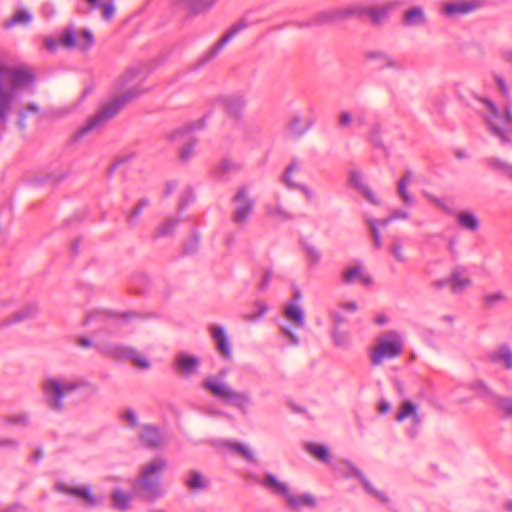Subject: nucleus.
Instances as JSON below:
<instances>
[{
    "label": "nucleus",
    "mask_w": 512,
    "mask_h": 512,
    "mask_svg": "<svg viewBox=\"0 0 512 512\" xmlns=\"http://www.w3.org/2000/svg\"><path fill=\"white\" fill-rule=\"evenodd\" d=\"M140 75L137 68L125 70L115 82V96L103 106L78 130L77 137L101 129L110 119L115 117L127 104L138 98L143 90L135 83Z\"/></svg>",
    "instance_id": "f257e3e1"
},
{
    "label": "nucleus",
    "mask_w": 512,
    "mask_h": 512,
    "mask_svg": "<svg viewBox=\"0 0 512 512\" xmlns=\"http://www.w3.org/2000/svg\"><path fill=\"white\" fill-rule=\"evenodd\" d=\"M483 104L481 112L489 130L503 143H508L512 135V111L509 106L498 107L490 98L476 96Z\"/></svg>",
    "instance_id": "f03ea898"
},
{
    "label": "nucleus",
    "mask_w": 512,
    "mask_h": 512,
    "mask_svg": "<svg viewBox=\"0 0 512 512\" xmlns=\"http://www.w3.org/2000/svg\"><path fill=\"white\" fill-rule=\"evenodd\" d=\"M88 386L90 383L87 380L66 376H50L42 384L49 406L56 411L63 409V398L66 394Z\"/></svg>",
    "instance_id": "7ed1b4c3"
},
{
    "label": "nucleus",
    "mask_w": 512,
    "mask_h": 512,
    "mask_svg": "<svg viewBox=\"0 0 512 512\" xmlns=\"http://www.w3.org/2000/svg\"><path fill=\"white\" fill-rule=\"evenodd\" d=\"M167 467V461L164 458L157 457L141 466L137 485L144 492V498L148 501H155L164 495L161 487V474Z\"/></svg>",
    "instance_id": "20e7f679"
},
{
    "label": "nucleus",
    "mask_w": 512,
    "mask_h": 512,
    "mask_svg": "<svg viewBox=\"0 0 512 512\" xmlns=\"http://www.w3.org/2000/svg\"><path fill=\"white\" fill-rule=\"evenodd\" d=\"M403 352V340L401 335L390 330L376 339L375 346L370 350V361L373 365H381L384 359L398 357Z\"/></svg>",
    "instance_id": "39448f33"
},
{
    "label": "nucleus",
    "mask_w": 512,
    "mask_h": 512,
    "mask_svg": "<svg viewBox=\"0 0 512 512\" xmlns=\"http://www.w3.org/2000/svg\"><path fill=\"white\" fill-rule=\"evenodd\" d=\"M58 42L67 49L88 51L94 45V35L88 29L78 30L73 25H68L59 34Z\"/></svg>",
    "instance_id": "423d86ee"
},
{
    "label": "nucleus",
    "mask_w": 512,
    "mask_h": 512,
    "mask_svg": "<svg viewBox=\"0 0 512 512\" xmlns=\"http://www.w3.org/2000/svg\"><path fill=\"white\" fill-rule=\"evenodd\" d=\"M233 212L231 215L232 222L238 227H245L253 214L255 201L250 197L248 189L241 187L232 198Z\"/></svg>",
    "instance_id": "0eeeda50"
},
{
    "label": "nucleus",
    "mask_w": 512,
    "mask_h": 512,
    "mask_svg": "<svg viewBox=\"0 0 512 512\" xmlns=\"http://www.w3.org/2000/svg\"><path fill=\"white\" fill-rule=\"evenodd\" d=\"M0 73L9 79L10 87L8 90L11 91L14 97L18 90L29 87L35 80L33 69L26 65H0Z\"/></svg>",
    "instance_id": "6e6552de"
},
{
    "label": "nucleus",
    "mask_w": 512,
    "mask_h": 512,
    "mask_svg": "<svg viewBox=\"0 0 512 512\" xmlns=\"http://www.w3.org/2000/svg\"><path fill=\"white\" fill-rule=\"evenodd\" d=\"M397 5L398 3L395 0H389L379 4H370L367 18L372 25L382 26L389 21L391 13Z\"/></svg>",
    "instance_id": "1a4fd4ad"
},
{
    "label": "nucleus",
    "mask_w": 512,
    "mask_h": 512,
    "mask_svg": "<svg viewBox=\"0 0 512 512\" xmlns=\"http://www.w3.org/2000/svg\"><path fill=\"white\" fill-rule=\"evenodd\" d=\"M483 4V0H450L443 3L441 12L449 17L474 11Z\"/></svg>",
    "instance_id": "9d476101"
},
{
    "label": "nucleus",
    "mask_w": 512,
    "mask_h": 512,
    "mask_svg": "<svg viewBox=\"0 0 512 512\" xmlns=\"http://www.w3.org/2000/svg\"><path fill=\"white\" fill-rule=\"evenodd\" d=\"M247 27L244 20L235 23L230 29L217 41V43L206 53L204 60H209L215 57L219 51L226 45L237 33Z\"/></svg>",
    "instance_id": "9b49d317"
},
{
    "label": "nucleus",
    "mask_w": 512,
    "mask_h": 512,
    "mask_svg": "<svg viewBox=\"0 0 512 512\" xmlns=\"http://www.w3.org/2000/svg\"><path fill=\"white\" fill-rule=\"evenodd\" d=\"M314 119L312 117H304L300 114H295L290 119L288 124V133L292 137H301L313 125Z\"/></svg>",
    "instance_id": "f8f14e48"
},
{
    "label": "nucleus",
    "mask_w": 512,
    "mask_h": 512,
    "mask_svg": "<svg viewBox=\"0 0 512 512\" xmlns=\"http://www.w3.org/2000/svg\"><path fill=\"white\" fill-rule=\"evenodd\" d=\"M59 491L64 492L69 495H73L76 497H80L87 501L90 505H96L97 499L92 494L91 489L88 485L83 486H72L65 483H59L57 485Z\"/></svg>",
    "instance_id": "ddd939ff"
},
{
    "label": "nucleus",
    "mask_w": 512,
    "mask_h": 512,
    "mask_svg": "<svg viewBox=\"0 0 512 512\" xmlns=\"http://www.w3.org/2000/svg\"><path fill=\"white\" fill-rule=\"evenodd\" d=\"M39 312L38 306L36 304H28L21 308H19L17 311H15L11 316L4 319L1 322L2 326H8L11 324H16L25 320H29L34 318Z\"/></svg>",
    "instance_id": "4468645a"
},
{
    "label": "nucleus",
    "mask_w": 512,
    "mask_h": 512,
    "mask_svg": "<svg viewBox=\"0 0 512 512\" xmlns=\"http://www.w3.org/2000/svg\"><path fill=\"white\" fill-rule=\"evenodd\" d=\"M221 103L229 115L238 118L246 106V99L242 95H229L223 97Z\"/></svg>",
    "instance_id": "2eb2a0df"
},
{
    "label": "nucleus",
    "mask_w": 512,
    "mask_h": 512,
    "mask_svg": "<svg viewBox=\"0 0 512 512\" xmlns=\"http://www.w3.org/2000/svg\"><path fill=\"white\" fill-rule=\"evenodd\" d=\"M210 331L212 338L216 342L217 350L225 357L231 358L232 351L229 340L222 327L218 325H211Z\"/></svg>",
    "instance_id": "dca6fc26"
},
{
    "label": "nucleus",
    "mask_w": 512,
    "mask_h": 512,
    "mask_svg": "<svg viewBox=\"0 0 512 512\" xmlns=\"http://www.w3.org/2000/svg\"><path fill=\"white\" fill-rule=\"evenodd\" d=\"M427 23V16L422 6L417 5L407 9L403 14L405 26H422Z\"/></svg>",
    "instance_id": "f3484780"
},
{
    "label": "nucleus",
    "mask_w": 512,
    "mask_h": 512,
    "mask_svg": "<svg viewBox=\"0 0 512 512\" xmlns=\"http://www.w3.org/2000/svg\"><path fill=\"white\" fill-rule=\"evenodd\" d=\"M343 20L341 7L324 10L311 18L306 25H322Z\"/></svg>",
    "instance_id": "a211bd4d"
},
{
    "label": "nucleus",
    "mask_w": 512,
    "mask_h": 512,
    "mask_svg": "<svg viewBox=\"0 0 512 512\" xmlns=\"http://www.w3.org/2000/svg\"><path fill=\"white\" fill-rule=\"evenodd\" d=\"M365 56L367 59L377 62L380 68L398 69L401 67V63L397 59L380 50L367 51Z\"/></svg>",
    "instance_id": "6ab92c4d"
},
{
    "label": "nucleus",
    "mask_w": 512,
    "mask_h": 512,
    "mask_svg": "<svg viewBox=\"0 0 512 512\" xmlns=\"http://www.w3.org/2000/svg\"><path fill=\"white\" fill-rule=\"evenodd\" d=\"M493 363L501 364L506 369L512 370V348L507 344H502L489 354Z\"/></svg>",
    "instance_id": "aec40b11"
},
{
    "label": "nucleus",
    "mask_w": 512,
    "mask_h": 512,
    "mask_svg": "<svg viewBox=\"0 0 512 512\" xmlns=\"http://www.w3.org/2000/svg\"><path fill=\"white\" fill-rule=\"evenodd\" d=\"M140 439L148 447H158L165 442L161 431L154 426H144L140 433Z\"/></svg>",
    "instance_id": "412c9836"
},
{
    "label": "nucleus",
    "mask_w": 512,
    "mask_h": 512,
    "mask_svg": "<svg viewBox=\"0 0 512 512\" xmlns=\"http://www.w3.org/2000/svg\"><path fill=\"white\" fill-rule=\"evenodd\" d=\"M203 386L212 392L215 396L224 398L226 400L229 399L233 390L229 385L216 378H207L204 380Z\"/></svg>",
    "instance_id": "4be33fe9"
},
{
    "label": "nucleus",
    "mask_w": 512,
    "mask_h": 512,
    "mask_svg": "<svg viewBox=\"0 0 512 512\" xmlns=\"http://www.w3.org/2000/svg\"><path fill=\"white\" fill-rule=\"evenodd\" d=\"M449 285L453 293H461L471 285V279L463 270H454L449 277Z\"/></svg>",
    "instance_id": "5701e85b"
},
{
    "label": "nucleus",
    "mask_w": 512,
    "mask_h": 512,
    "mask_svg": "<svg viewBox=\"0 0 512 512\" xmlns=\"http://www.w3.org/2000/svg\"><path fill=\"white\" fill-rule=\"evenodd\" d=\"M217 0H178V5L187 11L198 14L211 8Z\"/></svg>",
    "instance_id": "b1692460"
},
{
    "label": "nucleus",
    "mask_w": 512,
    "mask_h": 512,
    "mask_svg": "<svg viewBox=\"0 0 512 512\" xmlns=\"http://www.w3.org/2000/svg\"><path fill=\"white\" fill-rule=\"evenodd\" d=\"M369 5L363 2L354 3L347 7H341L343 20L350 18L363 19L368 16Z\"/></svg>",
    "instance_id": "393cba45"
},
{
    "label": "nucleus",
    "mask_w": 512,
    "mask_h": 512,
    "mask_svg": "<svg viewBox=\"0 0 512 512\" xmlns=\"http://www.w3.org/2000/svg\"><path fill=\"white\" fill-rule=\"evenodd\" d=\"M456 218H457V223L463 229L474 232V231H477L480 226L478 217L475 215L474 212H472L470 210H465V211L458 213Z\"/></svg>",
    "instance_id": "a878e982"
},
{
    "label": "nucleus",
    "mask_w": 512,
    "mask_h": 512,
    "mask_svg": "<svg viewBox=\"0 0 512 512\" xmlns=\"http://www.w3.org/2000/svg\"><path fill=\"white\" fill-rule=\"evenodd\" d=\"M15 97L2 83H0V120L5 121L11 110Z\"/></svg>",
    "instance_id": "bb28decb"
},
{
    "label": "nucleus",
    "mask_w": 512,
    "mask_h": 512,
    "mask_svg": "<svg viewBox=\"0 0 512 512\" xmlns=\"http://www.w3.org/2000/svg\"><path fill=\"white\" fill-rule=\"evenodd\" d=\"M300 166L301 165L298 161H292L286 169V172L284 174V180L289 187L300 188L305 192L307 197L311 198L312 191L307 187L300 186V184L293 178V173L297 172L300 169Z\"/></svg>",
    "instance_id": "cd10ccee"
},
{
    "label": "nucleus",
    "mask_w": 512,
    "mask_h": 512,
    "mask_svg": "<svg viewBox=\"0 0 512 512\" xmlns=\"http://www.w3.org/2000/svg\"><path fill=\"white\" fill-rule=\"evenodd\" d=\"M342 279L346 284L353 283L357 279H359L364 284L371 283V277L363 274L362 267L360 266H353L346 269L342 274Z\"/></svg>",
    "instance_id": "c85d7f7f"
},
{
    "label": "nucleus",
    "mask_w": 512,
    "mask_h": 512,
    "mask_svg": "<svg viewBox=\"0 0 512 512\" xmlns=\"http://www.w3.org/2000/svg\"><path fill=\"white\" fill-rule=\"evenodd\" d=\"M178 368L186 374H191L196 371L199 361L196 357L181 353L176 358Z\"/></svg>",
    "instance_id": "c756f323"
},
{
    "label": "nucleus",
    "mask_w": 512,
    "mask_h": 512,
    "mask_svg": "<svg viewBox=\"0 0 512 512\" xmlns=\"http://www.w3.org/2000/svg\"><path fill=\"white\" fill-rule=\"evenodd\" d=\"M205 125H206V117H203V118L199 119L198 121H196L195 123L190 124L186 128L178 129V130L172 132L170 134V139L172 141H178V140L180 141V140H186V139L190 140V138H189L190 131L196 130V129H202L205 127Z\"/></svg>",
    "instance_id": "7c9ffc66"
},
{
    "label": "nucleus",
    "mask_w": 512,
    "mask_h": 512,
    "mask_svg": "<svg viewBox=\"0 0 512 512\" xmlns=\"http://www.w3.org/2000/svg\"><path fill=\"white\" fill-rule=\"evenodd\" d=\"M345 463L351 469L352 473L361 481V483L363 484V486L365 487V489L367 491H369L370 493L375 495L377 498H379L383 502H387L388 501L387 497L382 492H380V491H378V490H376V489H374L372 487V485L369 482V480L363 475V473L357 467H355L349 461H345Z\"/></svg>",
    "instance_id": "2f4dec72"
},
{
    "label": "nucleus",
    "mask_w": 512,
    "mask_h": 512,
    "mask_svg": "<svg viewBox=\"0 0 512 512\" xmlns=\"http://www.w3.org/2000/svg\"><path fill=\"white\" fill-rule=\"evenodd\" d=\"M111 500L114 508L125 511L130 507L132 495L117 488L112 492Z\"/></svg>",
    "instance_id": "473e14b6"
},
{
    "label": "nucleus",
    "mask_w": 512,
    "mask_h": 512,
    "mask_svg": "<svg viewBox=\"0 0 512 512\" xmlns=\"http://www.w3.org/2000/svg\"><path fill=\"white\" fill-rule=\"evenodd\" d=\"M263 485L267 488L273 489L283 497L288 495V491L290 490L287 483L279 481L277 477L271 473H267L265 475Z\"/></svg>",
    "instance_id": "72a5a7b5"
},
{
    "label": "nucleus",
    "mask_w": 512,
    "mask_h": 512,
    "mask_svg": "<svg viewBox=\"0 0 512 512\" xmlns=\"http://www.w3.org/2000/svg\"><path fill=\"white\" fill-rule=\"evenodd\" d=\"M469 389L474 391L477 397L481 399L493 398L496 396L489 385L482 379H477L469 383Z\"/></svg>",
    "instance_id": "f704fd0d"
},
{
    "label": "nucleus",
    "mask_w": 512,
    "mask_h": 512,
    "mask_svg": "<svg viewBox=\"0 0 512 512\" xmlns=\"http://www.w3.org/2000/svg\"><path fill=\"white\" fill-rule=\"evenodd\" d=\"M284 498L287 501L288 505L293 508H298L302 505H307V506L315 505L314 498L309 494L293 495V494H291V492L289 490L288 495H285Z\"/></svg>",
    "instance_id": "c9c22d12"
},
{
    "label": "nucleus",
    "mask_w": 512,
    "mask_h": 512,
    "mask_svg": "<svg viewBox=\"0 0 512 512\" xmlns=\"http://www.w3.org/2000/svg\"><path fill=\"white\" fill-rule=\"evenodd\" d=\"M185 484L191 490H203L209 485V482L205 477L198 471H191L188 478L185 480Z\"/></svg>",
    "instance_id": "e433bc0d"
},
{
    "label": "nucleus",
    "mask_w": 512,
    "mask_h": 512,
    "mask_svg": "<svg viewBox=\"0 0 512 512\" xmlns=\"http://www.w3.org/2000/svg\"><path fill=\"white\" fill-rule=\"evenodd\" d=\"M285 316L287 319L295 322L299 327L305 324L303 309L297 304H288L285 307Z\"/></svg>",
    "instance_id": "4c0bfd02"
},
{
    "label": "nucleus",
    "mask_w": 512,
    "mask_h": 512,
    "mask_svg": "<svg viewBox=\"0 0 512 512\" xmlns=\"http://www.w3.org/2000/svg\"><path fill=\"white\" fill-rule=\"evenodd\" d=\"M407 417H413L415 422H419L420 418L417 414V406L411 401H404L401 410L398 412L396 419L398 421H403Z\"/></svg>",
    "instance_id": "58836bf2"
},
{
    "label": "nucleus",
    "mask_w": 512,
    "mask_h": 512,
    "mask_svg": "<svg viewBox=\"0 0 512 512\" xmlns=\"http://www.w3.org/2000/svg\"><path fill=\"white\" fill-rule=\"evenodd\" d=\"M119 355L130 358L135 365L141 368H148L150 365L149 361L144 356L140 355L132 348H123L122 351L119 352Z\"/></svg>",
    "instance_id": "ea45409f"
},
{
    "label": "nucleus",
    "mask_w": 512,
    "mask_h": 512,
    "mask_svg": "<svg viewBox=\"0 0 512 512\" xmlns=\"http://www.w3.org/2000/svg\"><path fill=\"white\" fill-rule=\"evenodd\" d=\"M409 178H400L397 184V192L401 200L408 205H413L415 202L414 197L408 192Z\"/></svg>",
    "instance_id": "a19ab883"
},
{
    "label": "nucleus",
    "mask_w": 512,
    "mask_h": 512,
    "mask_svg": "<svg viewBox=\"0 0 512 512\" xmlns=\"http://www.w3.org/2000/svg\"><path fill=\"white\" fill-rule=\"evenodd\" d=\"M228 401L243 410L250 404L251 398L247 393L232 390Z\"/></svg>",
    "instance_id": "79ce46f5"
},
{
    "label": "nucleus",
    "mask_w": 512,
    "mask_h": 512,
    "mask_svg": "<svg viewBox=\"0 0 512 512\" xmlns=\"http://www.w3.org/2000/svg\"><path fill=\"white\" fill-rule=\"evenodd\" d=\"M350 181L352 183L353 186L359 188V189H362L365 193V196L372 202V203H375L377 204L378 201H376V199L374 198L373 196V193L371 190H369L367 187L364 186L363 184V179H362V175L358 172H353L351 173L350 175Z\"/></svg>",
    "instance_id": "37998d69"
},
{
    "label": "nucleus",
    "mask_w": 512,
    "mask_h": 512,
    "mask_svg": "<svg viewBox=\"0 0 512 512\" xmlns=\"http://www.w3.org/2000/svg\"><path fill=\"white\" fill-rule=\"evenodd\" d=\"M494 405L497 410L512 417V398L504 396H494Z\"/></svg>",
    "instance_id": "c03bdc74"
},
{
    "label": "nucleus",
    "mask_w": 512,
    "mask_h": 512,
    "mask_svg": "<svg viewBox=\"0 0 512 512\" xmlns=\"http://www.w3.org/2000/svg\"><path fill=\"white\" fill-rule=\"evenodd\" d=\"M306 450L317 457L318 459L326 462L329 460V452L326 447L316 444V443H308L306 444Z\"/></svg>",
    "instance_id": "a18cd8bd"
},
{
    "label": "nucleus",
    "mask_w": 512,
    "mask_h": 512,
    "mask_svg": "<svg viewBox=\"0 0 512 512\" xmlns=\"http://www.w3.org/2000/svg\"><path fill=\"white\" fill-rule=\"evenodd\" d=\"M507 300V296L502 291H496L484 295L483 302L486 307L492 308Z\"/></svg>",
    "instance_id": "49530a36"
},
{
    "label": "nucleus",
    "mask_w": 512,
    "mask_h": 512,
    "mask_svg": "<svg viewBox=\"0 0 512 512\" xmlns=\"http://www.w3.org/2000/svg\"><path fill=\"white\" fill-rule=\"evenodd\" d=\"M148 205V201L145 199L140 200L127 214V221L130 224H135L144 207Z\"/></svg>",
    "instance_id": "de8ad7c7"
},
{
    "label": "nucleus",
    "mask_w": 512,
    "mask_h": 512,
    "mask_svg": "<svg viewBox=\"0 0 512 512\" xmlns=\"http://www.w3.org/2000/svg\"><path fill=\"white\" fill-rule=\"evenodd\" d=\"M228 447L236 450L241 456L245 459L254 462L256 459L252 453V451L244 444L239 442H229Z\"/></svg>",
    "instance_id": "09e8293b"
},
{
    "label": "nucleus",
    "mask_w": 512,
    "mask_h": 512,
    "mask_svg": "<svg viewBox=\"0 0 512 512\" xmlns=\"http://www.w3.org/2000/svg\"><path fill=\"white\" fill-rule=\"evenodd\" d=\"M178 223L177 218H169L164 221L157 229L158 236H167L171 234Z\"/></svg>",
    "instance_id": "8fccbe9b"
},
{
    "label": "nucleus",
    "mask_w": 512,
    "mask_h": 512,
    "mask_svg": "<svg viewBox=\"0 0 512 512\" xmlns=\"http://www.w3.org/2000/svg\"><path fill=\"white\" fill-rule=\"evenodd\" d=\"M424 196L431 202L433 203L434 205H436L437 207L441 208L442 210L448 212V213H452V209L450 208V206L448 205V201L443 198V197H437L431 193H428V192H425L424 193Z\"/></svg>",
    "instance_id": "3c124183"
},
{
    "label": "nucleus",
    "mask_w": 512,
    "mask_h": 512,
    "mask_svg": "<svg viewBox=\"0 0 512 512\" xmlns=\"http://www.w3.org/2000/svg\"><path fill=\"white\" fill-rule=\"evenodd\" d=\"M390 253L393 255L396 261L400 263H405L408 260L407 255L405 254L402 245L399 242H395L391 245L389 249Z\"/></svg>",
    "instance_id": "603ef678"
},
{
    "label": "nucleus",
    "mask_w": 512,
    "mask_h": 512,
    "mask_svg": "<svg viewBox=\"0 0 512 512\" xmlns=\"http://www.w3.org/2000/svg\"><path fill=\"white\" fill-rule=\"evenodd\" d=\"M95 8H101L102 9V16L105 20H111L115 14V6L113 2H101L100 6H94Z\"/></svg>",
    "instance_id": "864d4df0"
},
{
    "label": "nucleus",
    "mask_w": 512,
    "mask_h": 512,
    "mask_svg": "<svg viewBox=\"0 0 512 512\" xmlns=\"http://www.w3.org/2000/svg\"><path fill=\"white\" fill-rule=\"evenodd\" d=\"M30 20H31V16L28 12H26L25 10H19L14 14L13 18L7 24V26H11L13 24H18V23H27Z\"/></svg>",
    "instance_id": "5fc2aeb1"
},
{
    "label": "nucleus",
    "mask_w": 512,
    "mask_h": 512,
    "mask_svg": "<svg viewBox=\"0 0 512 512\" xmlns=\"http://www.w3.org/2000/svg\"><path fill=\"white\" fill-rule=\"evenodd\" d=\"M305 253L310 265H316L319 263L321 254L315 247L307 246L305 248Z\"/></svg>",
    "instance_id": "6e6d98bb"
},
{
    "label": "nucleus",
    "mask_w": 512,
    "mask_h": 512,
    "mask_svg": "<svg viewBox=\"0 0 512 512\" xmlns=\"http://www.w3.org/2000/svg\"><path fill=\"white\" fill-rule=\"evenodd\" d=\"M368 224H369V227H370V230L372 233L374 244H375L376 248H380L382 245V241H381L380 232L378 230V227H376V219H369Z\"/></svg>",
    "instance_id": "4d7b16f0"
},
{
    "label": "nucleus",
    "mask_w": 512,
    "mask_h": 512,
    "mask_svg": "<svg viewBox=\"0 0 512 512\" xmlns=\"http://www.w3.org/2000/svg\"><path fill=\"white\" fill-rule=\"evenodd\" d=\"M196 143L197 140L193 139L181 149L180 157L182 160L186 161L193 155Z\"/></svg>",
    "instance_id": "13d9d810"
},
{
    "label": "nucleus",
    "mask_w": 512,
    "mask_h": 512,
    "mask_svg": "<svg viewBox=\"0 0 512 512\" xmlns=\"http://www.w3.org/2000/svg\"><path fill=\"white\" fill-rule=\"evenodd\" d=\"M5 421L8 424H21V425H27L29 422L28 416L25 413H20L17 415L9 416L6 418Z\"/></svg>",
    "instance_id": "bf43d9fd"
},
{
    "label": "nucleus",
    "mask_w": 512,
    "mask_h": 512,
    "mask_svg": "<svg viewBox=\"0 0 512 512\" xmlns=\"http://www.w3.org/2000/svg\"><path fill=\"white\" fill-rule=\"evenodd\" d=\"M266 211L271 216H283L285 218H291V215L284 211L281 207L275 205H267Z\"/></svg>",
    "instance_id": "052dcab7"
},
{
    "label": "nucleus",
    "mask_w": 512,
    "mask_h": 512,
    "mask_svg": "<svg viewBox=\"0 0 512 512\" xmlns=\"http://www.w3.org/2000/svg\"><path fill=\"white\" fill-rule=\"evenodd\" d=\"M333 338L337 346H347L349 344V336L347 333L335 331Z\"/></svg>",
    "instance_id": "680f3d73"
},
{
    "label": "nucleus",
    "mask_w": 512,
    "mask_h": 512,
    "mask_svg": "<svg viewBox=\"0 0 512 512\" xmlns=\"http://www.w3.org/2000/svg\"><path fill=\"white\" fill-rule=\"evenodd\" d=\"M123 418L129 423L130 426L136 427L138 425V418L137 414L133 409H127L124 414Z\"/></svg>",
    "instance_id": "e2e57ef3"
},
{
    "label": "nucleus",
    "mask_w": 512,
    "mask_h": 512,
    "mask_svg": "<svg viewBox=\"0 0 512 512\" xmlns=\"http://www.w3.org/2000/svg\"><path fill=\"white\" fill-rule=\"evenodd\" d=\"M494 80H495L499 90L502 92V94L504 96H508L509 89H508V86H507L504 78L502 76L496 74V75H494Z\"/></svg>",
    "instance_id": "0e129e2a"
},
{
    "label": "nucleus",
    "mask_w": 512,
    "mask_h": 512,
    "mask_svg": "<svg viewBox=\"0 0 512 512\" xmlns=\"http://www.w3.org/2000/svg\"><path fill=\"white\" fill-rule=\"evenodd\" d=\"M490 163L491 165L493 166H496V167H499L501 169H503V171L509 176L512 178V166L511 165H508V164H505L497 159H491L490 160Z\"/></svg>",
    "instance_id": "69168bd1"
},
{
    "label": "nucleus",
    "mask_w": 512,
    "mask_h": 512,
    "mask_svg": "<svg viewBox=\"0 0 512 512\" xmlns=\"http://www.w3.org/2000/svg\"><path fill=\"white\" fill-rule=\"evenodd\" d=\"M219 167L224 173H228L237 169L236 164L230 160H223Z\"/></svg>",
    "instance_id": "338daca9"
},
{
    "label": "nucleus",
    "mask_w": 512,
    "mask_h": 512,
    "mask_svg": "<svg viewBox=\"0 0 512 512\" xmlns=\"http://www.w3.org/2000/svg\"><path fill=\"white\" fill-rule=\"evenodd\" d=\"M390 215H391L392 220L408 219L409 218V213L402 209H394L391 211Z\"/></svg>",
    "instance_id": "774afa93"
}]
</instances>
